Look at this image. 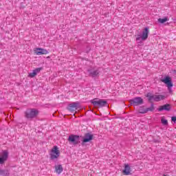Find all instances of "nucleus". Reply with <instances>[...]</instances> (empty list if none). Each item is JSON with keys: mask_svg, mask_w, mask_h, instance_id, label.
Returning <instances> with one entry per match:
<instances>
[{"mask_svg": "<svg viewBox=\"0 0 176 176\" xmlns=\"http://www.w3.org/2000/svg\"><path fill=\"white\" fill-rule=\"evenodd\" d=\"M148 34H149V28H145L142 32V36H140L142 41H146V39H148Z\"/></svg>", "mask_w": 176, "mask_h": 176, "instance_id": "12", "label": "nucleus"}, {"mask_svg": "<svg viewBox=\"0 0 176 176\" xmlns=\"http://www.w3.org/2000/svg\"><path fill=\"white\" fill-rule=\"evenodd\" d=\"M91 102L94 105V107H105L107 104V100L97 98L91 100Z\"/></svg>", "mask_w": 176, "mask_h": 176, "instance_id": "3", "label": "nucleus"}, {"mask_svg": "<svg viewBox=\"0 0 176 176\" xmlns=\"http://www.w3.org/2000/svg\"><path fill=\"white\" fill-rule=\"evenodd\" d=\"M41 69L42 68H36L34 70H33L32 73L29 74L28 75L29 78H34V76H36V75H38V74L41 72Z\"/></svg>", "mask_w": 176, "mask_h": 176, "instance_id": "16", "label": "nucleus"}, {"mask_svg": "<svg viewBox=\"0 0 176 176\" xmlns=\"http://www.w3.org/2000/svg\"><path fill=\"white\" fill-rule=\"evenodd\" d=\"M0 175L9 176V170H0Z\"/></svg>", "mask_w": 176, "mask_h": 176, "instance_id": "19", "label": "nucleus"}, {"mask_svg": "<svg viewBox=\"0 0 176 176\" xmlns=\"http://www.w3.org/2000/svg\"><path fill=\"white\" fill-rule=\"evenodd\" d=\"M34 52L36 54V56H42V54H49V51L43 48H35L34 50Z\"/></svg>", "mask_w": 176, "mask_h": 176, "instance_id": "8", "label": "nucleus"}, {"mask_svg": "<svg viewBox=\"0 0 176 176\" xmlns=\"http://www.w3.org/2000/svg\"><path fill=\"white\" fill-rule=\"evenodd\" d=\"M166 21H168V18L167 17H165L164 19H158V23H160L161 24H164V23H166Z\"/></svg>", "mask_w": 176, "mask_h": 176, "instance_id": "20", "label": "nucleus"}, {"mask_svg": "<svg viewBox=\"0 0 176 176\" xmlns=\"http://www.w3.org/2000/svg\"><path fill=\"white\" fill-rule=\"evenodd\" d=\"M91 140H93V135L87 133L85 135V137L83 138L82 144H86V142H90Z\"/></svg>", "mask_w": 176, "mask_h": 176, "instance_id": "14", "label": "nucleus"}, {"mask_svg": "<svg viewBox=\"0 0 176 176\" xmlns=\"http://www.w3.org/2000/svg\"><path fill=\"white\" fill-rule=\"evenodd\" d=\"M172 122H174V123H176V116L172 117Z\"/></svg>", "mask_w": 176, "mask_h": 176, "instance_id": "24", "label": "nucleus"}, {"mask_svg": "<svg viewBox=\"0 0 176 176\" xmlns=\"http://www.w3.org/2000/svg\"><path fill=\"white\" fill-rule=\"evenodd\" d=\"M68 141L70 144H73V145H78L79 144V135H70L68 138Z\"/></svg>", "mask_w": 176, "mask_h": 176, "instance_id": "6", "label": "nucleus"}, {"mask_svg": "<svg viewBox=\"0 0 176 176\" xmlns=\"http://www.w3.org/2000/svg\"><path fill=\"white\" fill-rule=\"evenodd\" d=\"M146 97L148 98V101H155L156 102H159V101H162V100L166 98V96L164 95H153L151 93L147 94Z\"/></svg>", "mask_w": 176, "mask_h": 176, "instance_id": "2", "label": "nucleus"}, {"mask_svg": "<svg viewBox=\"0 0 176 176\" xmlns=\"http://www.w3.org/2000/svg\"><path fill=\"white\" fill-rule=\"evenodd\" d=\"M159 112H162V111H171V105L168 104H164L162 106H160L158 109Z\"/></svg>", "mask_w": 176, "mask_h": 176, "instance_id": "15", "label": "nucleus"}, {"mask_svg": "<svg viewBox=\"0 0 176 176\" xmlns=\"http://www.w3.org/2000/svg\"><path fill=\"white\" fill-rule=\"evenodd\" d=\"M131 105L133 107H138V105H142L144 104V99L141 97H136L129 100Z\"/></svg>", "mask_w": 176, "mask_h": 176, "instance_id": "4", "label": "nucleus"}, {"mask_svg": "<svg viewBox=\"0 0 176 176\" xmlns=\"http://www.w3.org/2000/svg\"><path fill=\"white\" fill-rule=\"evenodd\" d=\"M59 157L60 151L58 150V147L55 146L51 151L50 159L51 160H54L55 159H58Z\"/></svg>", "mask_w": 176, "mask_h": 176, "instance_id": "5", "label": "nucleus"}, {"mask_svg": "<svg viewBox=\"0 0 176 176\" xmlns=\"http://www.w3.org/2000/svg\"><path fill=\"white\" fill-rule=\"evenodd\" d=\"M161 122L162 123V124H164V126H167L168 124V121H167V120L165 119H162Z\"/></svg>", "mask_w": 176, "mask_h": 176, "instance_id": "21", "label": "nucleus"}, {"mask_svg": "<svg viewBox=\"0 0 176 176\" xmlns=\"http://www.w3.org/2000/svg\"><path fill=\"white\" fill-rule=\"evenodd\" d=\"M141 35H138V37L136 38V41H141Z\"/></svg>", "mask_w": 176, "mask_h": 176, "instance_id": "23", "label": "nucleus"}, {"mask_svg": "<svg viewBox=\"0 0 176 176\" xmlns=\"http://www.w3.org/2000/svg\"><path fill=\"white\" fill-rule=\"evenodd\" d=\"M39 115V110L36 109H28L25 111V118L29 120H32Z\"/></svg>", "mask_w": 176, "mask_h": 176, "instance_id": "1", "label": "nucleus"}, {"mask_svg": "<svg viewBox=\"0 0 176 176\" xmlns=\"http://www.w3.org/2000/svg\"><path fill=\"white\" fill-rule=\"evenodd\" d=\"M152 111H155V106H153V104H151V107L146 108L145 111L141 112L142 113H146V112H152Z\"/></svg>", "mask_w": 176, "mask_h": 176, "instance_id": "18", "label": "nucleus"}, {"mask_svg": "<svg viewBox=\"0 0 176 176\" xmlns=\"http://www.w3.org/2000/svg\"><path fill=\"white\" fill-rule=\"evenodd\" d=\"M146 111V109L140 108V109H139V113H144L142 112V111Z\"/></svg>", "mask_w": 176, "mask_h": 176, "instance_id": "22", "label": "nucleus"}, {"mask_svg": "<svg viewBox=\"0 0 176 176\" xmlns=\"http://www.w3.org/2000/svg\"><path fill=\"white\" fill-rule=\"evenodd\" d=\"M88 72L90 76H92V78H96V76H98V74H100V70L98 69H88Z\"/></svg>", "mask_w": 176, "mask_h": 176, "instance_id": "13", "label": "nucleus"}, {"mask_svg": "<svg viewBox=\"0 0 176 176\" xmlns=\"http://www.w3.org/2000/svg\"><path fill=\"white\" fill-rule=\"evenodd\" d=\"M78 102H73L69 104L67 109L70 112H75L78 109Z\"/></svg>", "mask_w": 176, "mask_h": 176, "instance_id": "11", "label": "nucleus"}, {"mask_svg": "<svg viewBox=\"0 0 176 176\" xmlns=\"http://www.w3.org/2000/svg\"><path fill=\"white\" fill-rule=\"evenodd\" d=\"M124 175H131V167L129 164H125L122 170Z\"/></svg>", "mask_w": 176, "mask_h": 176, "instance_id": "10", "label": "nucleus"}, {"mask_svg": "<svg viewBox=\"0 0 176 176\" xmlns=\"http://www.w3.org/2000/svg\"><path fill=\"white\" fill-rule=\"evenodd\" d=\"M162 82H163V83H165V85H167V87H168L169 91H171V87H173V82H171L170 77H166L164 79L162 80Z\"/></svg>", "mask_w": 176, "mask_h": 176, "instance_id": "9", "label": "nucleus"}, {"mask_svg": "<svg viewBox=\"0 0 176 176\" xmlns=\"http://www.w3.org/2000/svg\"><path fill=\"white\" fill-rule=\"evenodd\" d=\"M9 157V153L7 151H3L0 153V164H3Z\"/></svg>", "mask_w": 176, "mask_h": 176, "instance_id": "7", "label": "nucleus"}, {"mask_svg": "<svg viewBox=\"0 0 176 176\" xmlns=\"http://www.w3.org/2000/svg\"><path fill=\"white\" fill-rule=\"evenodd\" d=\"M63 166H61V165H56V166H55V171H56V174H58V175H60V173L62 172V171H63Z\"/></svg>", "mask_w": 176, "mask_h": 176, "instance_id": "17", "label": "nucleus"}]
</instances>
